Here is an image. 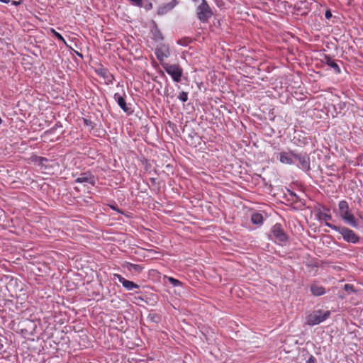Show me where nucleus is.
<instances>
[{
	"label": "nucleus",
	"mask_w": 363,
	"mask_h": 363,
	"mask_svg": "<svg viewBox=\"0 0 363 363\" xmlns=\"http://www.w3.org/2000/svg\"><path fill=\"white\" fill-rule=\"evenodd\" d=\"M317 217H318V220H325V224L326 223H328V220H332L331 214H329V213H324V212H321V211H320V212H318L317 213Z\"/></svg>",
	"instance_id": "21"
},
{
	"label": "nucleus",
	"mask_w": 363,
	"mask_h": 363,
	"mask_svg": "<svg viewBox=\"0 0 363 363\" xmlns=\"http://www.w3.org/2000/svg\"><path fill=\"white\" fill-rule=\"evenodd\" d=\"M325 17L326 19H330L332 17V13L330 10H327L325 13Z\"/></svg>",
	"instance_id": "32"
},
{
	"label": "nucleus",
	"mask_w": 363,
	"mask_h": 363,
	"mask_svg": "<svg viewBox=\"0 0 363 363\" xmlns=\"http://www.w3.org/2000/svg\"><path fill=\"white\" fill-rule=\"evenodd\" d=\"M315 358L313 355H310L309 358L307 359L306 363H315Z\"/></svg>",
	"instance_id": "31"
},
{
	"label": "nucleus",
	"mask_w": 363,
	"mask_h": 363,
	"mask_svg": "<svg viewBox=\"0 0 363 363\" xmlns=\"http://www.w3.org/2000/svg\"><path fill=\"white\" fill-rule=\"evenodd\" d=\"M293 155L291 151L289 152H281L279 154V161L283 164H294L295 161L294 160Z\"/></svg>",
	"instance_id": "15"
},
{
	"label": "nucleus",
	"mask_w": 363,
	"mask_h": 363,
	"mask_svg": "<svg viewBox=\"0 0 363 363\" xmlns=\"http://www.w3.org/2000/svg\"><path fill=\"white\" fill-rule=\"evenodd\" d=\"M326 211H330L329 208H325Z\"/></svg>",
	"instance_id": "43"
},
{
	"label": "nucleus",
	"mask_w": 363,
	"mask_h": 363,
	"mask_svg": "<svg viewBox=\"0 0 363 363\" xmlns=\"http://www.w3.org/2000/svg\"><path fill=\"white\" fill-rule=\"evenodd\" d=\"M125 93L123 91V94H120L119 93H116L113 96L115 101L117 102L118 105L120 108L125 113L130 114L133 111L131 108L128 106L125 100Z\"/></svg>",
	"instance_id": "9"
},
{
	"label": "nucleus",
	"mask_w": 363,
	"mask_h": 363,
	"mask_svg": "<svg viewBox=\"0 0 363 363\" xmlns=\"http://www.w3.org/2000/svg\"><path fill=\"white\" fill-rule=\"evenodd\" d=\"M178 4L177 0H172L170 2L160 6L157 13L160 16L166 14L168 11L173 9Z\"/></svg>",
	"instance_id": "13"
},
{
	"label": "nucleus",
	"mask_w": 363,
	"mask_h": 363,
	"mask_svg": "<svg viewBox=\"0 0 363 363\" xmlns=\"http://www.w3.org/2000/svg\"><path fill=\"white\" fill-rule=\"evenodd\" d=\"M83 121L85 125L90 126L91 129H94L96 126V124L89 119L83 118Z\"/></svg>",
	"instance_id": "27"
},
{
	"label": "nucleus",
	"mask_w": 363,
	"mask_h": 363,
	"mask_svg": "<svg viewBox=\"0 0 363 363\" xmlns=\"http://www.w3.org/2000/svg\"><path fill=\"white\" fill-rule=\"evenodd\" d=\"M270 233L269 237L272 240H274L275 242L286 244L289 240V236L280 223H276L273 225Z\"/></svg>",
	"instance_id": "4"
},
{
	"label": "nucleus",
	"mask_w": 363,
	"mask_h": 363,
	"mask_svg": "<svg viewBox=\"0 0 363 363\" xmlns=\"http://www.w3.org/2000/svg\"><path fill=\"white\" fill-rule=\"evenodd\" d=\"M178 99L182 102H186L188 101V93L186 91H182L177 96Z\"/></svg>",
	"instance_id": "25"
},
{
	"label": "nucleus",
	"mask_w": 363,
	"mask_h": 363,
	"mask_svg": "<svg viewBox=\"0 0 363 363\" xmlns=\"http://www.w3.org/2000/svg\"><path fill=\"white\" fill-rule=\"evenodd\" d=\"M111 208H112L113 210H114V211H118V213H123V212H122L121 210H119L118 207H116V206H111Z\"/></svg>",
	"instance_id": "38"
},
{
	"label": "nucleus",
	"mask_w": 363,
	"mask_h": 363,
	"mask_svg": "<svg viewBox=\"0 0 363 363\" xmlns=\"http://www.w3.org/2000/svg\"><path fill=\"white\" fill-rule=\"evenodd\" d=\"M345 106V103H342V102H340L338 104H337L336 105H334V108L335 109V111H337V109H339V112L340 113V111Z\"/></svg>",
	"instance_id": "30"
},
{
	"label": "nucleus",
	"mask_w": 363,
	"mask_h": 363,
	"mask_svg": "<svg viewBox=\"0 0 363 363\" xmlns=\"http://www.w3.org/2000/svg\"><path fill=\"white\" fill-rule=\"evenodd\" d=\"M155 54L160 62L161 64L164 63V59L168 57L170 55L169 47L165 45L157 47L155 48Z\"/></svg>",
	"instance_id": "10"
},
{
	"label": "nucleus",
	"mask_w": 363,
	"mask_h": 363,
	"mask_svg": "<svg viewBox=\"0 0 363 363\" xmlns=\"http://www.w3.org/2000/svg\"><path fill=\"white\" fill-rule=\"evenodd\" d=\"M62 127V124L60 122H57L55 126L52 128V130H56L57 128H61Z\"/></svg>",
	"instance_id": "35"
},
{
	"label": "nucleus",
	"mask_w": 363,
	"mask_h": 363,
	"mask_svg": "<svg viewBox=\"0 0 363 363\" xmlns=\"http://www.w3.org/2000/svg\"><path fill=\"white\" fill-rule=\"evenodd\" d=\"M50 33H52L57 39L66 44L65 40L64 39L63 36L60 33L57 32L54 28L50 29Z\"/></svg>",
	"instance_id": "23"
},
{
	"label": "nucleus",
	"mask_w": 363,
	"mask_h": 363,
	"mask_svg": "<svg viewBox=\"0 0 363 363\" xmlns=\"http://www.w3.org/2000/svg\"><path fill=\"white\" fill-rule=\"evenodd\" d=\"M292 201H293V202H294V203H295V202H299V203H301V205H302L303 206H304L306 205V204H305V201H304V200H302V199H299V198H298L297 200H292Z\"/></svg>",
	"instance_id": "33"
},
{
	"label": "nucleus",
	"mask_w": 363,
	"mask_h": 363,
	"mask_svg": "<svg viewBox=\"0 0 363 363\" xmlns=\"http://www.w3.org/2000/svg\"><path fill=\"white\" fill-rule=\"evenodd\" d=\"M251 221L253 224L261 225L263 223V216L259 213H253L251 216Z\"/></svg>",
	"instance_id": "20"
},
{
	"label": "nucleus",
	"mask_w": 363,
	"mask_h": 363,
	"mask_svg": "<svg viewBox=\"0 0 363 363\" xmlns=\"http://www.w3.org/2000/svg\"><path fill=\"white\" fill-rule=\"evenodd\" d=\"M293 155L294 160L295 163L297 162V166L301 169L308 172L311 170L310 166V157L306 152H296L291 151Z\"/></svg>",
	"instance_id": "6"
},
{
	"label": "nucleus",
	"mask_w": 363,
	"mask_h": 363,
	"mask_svg": "<svg viewBox=\"0 0 363 363\" xmlns=\"http://www.w3.org/2000/svg\"><path fill=\"white\" fill-rule=\"evenodd\" d=\"M117 277L118 281L123 285L124 288H125L128 291H131L134 289H138L139 286L134 283L133 281L125 279L120 274H115Z\"/></svg>",
	"instance_id": "14"
},
{
	"label": "nucleus",
	"mask_w": 363,
	"mask_h": 363,
	"mask_svg": "<svg viewBox=\"0 0 363 363\" xmlns=\"http://www.w3.org/2000/svg\"><path fill=\"white\" fill-rule=\"evenodd\" d=\"M150 182L152 183V185H155L156 184V179L155 178L152 177V178L150 179Z\"/></svg>",
	"instance_id": "39"
},
{
	"label": "nucleus",
	"mask_w": 363,
	"mask_h": 363,
	"mask_svg": "<svg viewBox=\"0 0 363 363\" xmlns=\"http://www.w3.org/2000/svg\"><path fill=\"white\" fill-rule=\"evenodd\" d=\"M30 160L32 162L38 163V164H43L44 162L48 161L47 158L38 155L31 156Z\"/></svg>",
	"instance_id": "22"
},
{
	"label": "nucleus",
	"mask_w": 363,
	"mask_h": 363,
	"mask_svg": "<svg viewBox=\"0 0 363 363\" xmlns=\"http://www.w3.org/2000/svg\"><path fill=\"white\" fill-rule=\"evenodd\" d=\"M344 290L348 294L351 293H355L356 290L354 288V286L352 284H346L344 286Z\"/></svg>",
	"instance_id": "24"
},
{
	"label": "nucleus",
	"mask_w": 363,
	"mask_h": 363,
	"mask_svg": "<svg viewBox=\"0 0 363 363\" xmlns=\"http://www.w3.org/2000/svg\"><path fill=\"white\" fill-rule=\"evenodd\" d=\"M148 321L154 323H159L162 320L161 315L156 313H150L147 317Z\"/></svg>",
	"instance_id": "18"
},
{
	"label": "nucleus",
	"mask_w": 363,
	"mask_h": 363,
	"mask_svg": "<svg viewBox=\"0 0 363 363\" xmlns=\"http://www.w3.org/2000/svg\"><path fill=\"white\" fill-rule=\"evenodd\" d=\"M191 39L189 38H184L178 41V43L183 46H187L191 43Z\"/></svg>",
	"instance_id": "28"
},
{
	"label": "nucleus",
	"mask_w": 363,
	"mask_h": 363,
	"mask_svg": "<svg viewBox=\"0 0 363 363\" xmlns=\"http://www.w3.org/2000/svg\"><path fill=\"white\" fill-rule=\"evenodd\" d=\"M169 281L173 286H178L182 284V283L179 280L174 279V277H169Z\"/></svg>",
	"instance_id": "26"
},
{
	"label": "nucleus",
	"mask_w": 363,
	"mask_h": 363,
	"mask_svg": "<svg viewBox=\"0 0 363 363\" xmlns=\"http://www.w3.org/2000/svg\"><path fill=\"white\" fill-rule=\"evenodd\" d=\"M162 67L165 70V72L171 76L174 82L177 83L181 82L182 77L183 75V69L179 65L162 63Z\"/></svg>",
	"instance_id": "5"
},
{
	"label": "nucleus",
	"mask_w": 363,
	"mask_h": 363,
	"mask_svg": "<svg viewBox=\"0 0 363 363\" xmlns=\"http://www.w3.org/2000/svg\"><path fill=\"white\" fill-rule=\"evenodd\" d=\"M289 195L291 196H292L293 198H294L295 199L294 200H297L298 199V196L293 191H289Z\"/></svg>",
	"instance_id": "34"
},
{
	"label": "nucleus",
	"mask_w": 363,
	"mask_h": 363,
	"mask_svg": "<svg viewBox=\"0 0 363 363\" xmlns=\"http://www.w3.org/2000/svg\"><path fill=\"white\" fill-rule=\"evenodd\" d=\"M313 0H298L294 4V9L298 15L306 16L311 11Z\"/></svg>",
	"instance_id": "8"
},
{
	"label": "nucleus",
	"mask_w": 363,
	"mask_h": 363,
	"mask_svg": "<svg viewBox=\"0 0 363 363\" xmlns=\"http://www.w3.org/2000/svg\"><path fill=\"white\" fill-rule=\"evenodd\" d=\"M196 15L203 23L207 22L213 16V11L206 0H201V3L197 6Z\"/></svg>",
	"instance_id": "7"
},
{
	"label": "nucleus",
	"mask_w": 363,
	"mask_h": 363,
	"mask_svg": "<svg viewBox=\"0 0 363 363\" xmlns=\"http://www.w3.org/2000/svg\"><path fill=\"white\" fill-rule=\"evenodd\" d=\"M152 34L153 35V39L156 41L162 40L164 39L163 35L161 33L160 30L157 27L155 22L153 21V27L151 30Z\"/></svg>",
	"instance_id": "16"
},
{
	"label": "nucleus",
	"mask_w": 363,
	"mask_h": 363,
	"mask_svg": "<svg viewBox=\"0 0 363 363\" xmlns=\"http://www.w3.org/2000/svg\"><path fill=\"white\" fill-rule=\"evenodd\" d=\"M145 9L146 10H150L152 8V3H148L147 4L145 5Z\"/></svg>",
	"instance_id": "36"
},
{
	"label": "nucleus",
	"mask_w": 363,
	"mask_h": 363,
	"mask_svg": "<svg viewBox=\"0 0 363 363\" xmlns=\"http://www.w3.org/2000/svg\"><path fill=\"white\" fill-rule=\"evenodd\" d=\"M95 182V177L90 172H86L81 174L79 177H78L75 179V182L77 183L86 182L91 185H94Z\"/></svg>",
	"instance_id": "12"
},
{
	"label": "nucleus",
	"mask_w": 363,
	"mask_h": 363,
	"mask_svg": "<svg viewBox=\"0 0 363 363\" xmlns=\"http://www.w3.org/2000/svg\"><path fill=\"white\" fill-rule=\"evenodd\" d=\"M339 215L341 219L352 228H358L359 223L352 213L347 201L342 200L338 203Z\"/></svg>",
	"instance_id": "1"
},
{
	"label": "nucleus",
	"mask_w": 363,
	"mask_h": 363,
	"mask_svg": "<svg viewBox=\"0 0 363 363\" xmlns=\"http://www.w3.org/2000/svg\"><path fill=\"white\" fill-rule=\"evenodd\" d=\"M321 62L333 69L335 74H340L341 72V69L339 65L337 64L336 61L333 60L330 55H323V57L321 60Z\"/></svg>",
	"instance_id": "11"
},
{
	"label": "nucleus",
	"mask_w": 363,
	"mask_h": 363,
	"mask_svg": "<svg viewBox=\"0 0 363 363\" xmlns=\"http://www.w3.org/2000/svg\"><path fill=\"white\" fill-rule=\"evenodd\" d=\"M311 291L313 295L319 296L323 295L325 293V288L322 286L317 284H312L311 286Z\"/></svg>",
	"instance_id": "17"
},
{
	"label": "nucleus",
	"mask_w": 363,
	"mask_h": 363,
	"mask_svg": "<svg viewBox=\"0 0 363 363\" xmlns=\"http://www.w3.org/2000/svg\"><path fill=\"white\" fill-rule=\"evenodd\" d=\"M325 225L338 232L342 237L344 241L356 244L360 240V237L350 228L345 226H338L330 223H326Z\"/></svg>",
	"instance_id": "2"
},
{
	"label": "nucleus",
	"mask_w": 363,
	"mask_h": 363,
	"mask_svg": "<svg viewBox=\"0 0 363 363\" xmlns=\"http://www.w3.org/2000/svg\"><path fill=\"white\" fill-rule=\"evenodd\" d=\"M125 266L129 271L133 270L137 273H140L144 269V267L140 264H136L130 262H127Z\"/></svg>",
	"instance_id": "19"
},
{
	"label": "nucleus",
	"mask_w": 363,
	"mask_h": 363,
	"mask_svg": "<svg viewBox=\"0 0 363 363\" xmlns=\"http://www.w3.org/2000/svg\"><path fill=\"white\" fill-rule=\"evenodd\" d=\"M133 6H136L138 7L143 6V0H129Z\"/></svg>",
	"instance_id": "29"
},
{
	"label": "nucleus",
	"mask_w": 363,
	"mask_h": 363,
	"mask_svg": "<svg viewBox=\"0 0 363 363\" xmlns=\"http://www.w3.org/2000/svg\"><path fill=\"white\" fill-rule=\"evenodd\" d=\"M159 73H160V75H162V76H164V77L165 76L164 72L163 71H162V70H160V71L159 72Z\"/></svg>",
	"instance_id": "42"
},
{
	"label": "nucleus",
	"mask_w": 363,
	"mask_h": 363,
	"mask_svg": "<svg viewBox=\"0 0 363 363\" xmlns=\"http://www.w3.org/2000/svg\"><path fill=\"white\" fill-rule=\"evenodd\" d=\"M330 315V311L316 310L306 318V324L311 326L318 325L325 320Z\"/></svg>",
	"instance_id": "3"
},
{
	"label": "nucleus",
	"mask_w": 363,
	"mask_h": 363,
	"mask_svg": "<svg viewBox=\"0 0 363 363\" xmlns=\"http://www.w3.org/2000/svg\"><path fill=\"white\" fill-rule=\"evenodd\" d=\"M20 4H21V1H12V4H13V5H18Z\"/></svg>",
	"instance_id": "40"
},
{
	"label": "nucleus",
	"mask_w": 363,
	"mask_h": 363,
	"mask_svg": "<svg viewBox=\"0 0 363 363\" xmlns=\"http://www.w3.org/2000/svg\"><path fill=\"white\" fill-rule=\"evenodd\" d=\"M1 2H3V3H9L10 1V0H0Z\"/></svg>",
	"instance_id": "41"
},
{
	"label": "nucleus",
	"mask_w": 363,
	"mask_h": 363,
	"mask_svg": "<svg viewBox=\"0 0 363 363\" xmlns=\"http://www.w3.org/2000/svg\"><path fill=\"white\" fill-rule=\"evenodd\" d=\"M4 352V345L1 342V340L0 339V353H2Z\"/></svg>",
	"instance_id": "37"
}]
</instances>
